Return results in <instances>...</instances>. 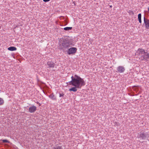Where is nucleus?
<instances>
[{"label": "nucleus", "instance_id": "1", "mask_svg": "<svg viewBox=\"0 0 149 149\" xmlns=\"http://www.w3.org/2000/svg\"><path fill=\"white\" fill-rule=\"evenodd\" d=\"M71 78L72 80L69 82V84L74 87L69 89L70 91L75 92L77 91V88H81L82 86L85 85L84 79L76 74L74 75V77L72 76Z\"/></svg>", "mask_w": 149, "mask_h": 149}, {"label": "nucleus", "instance_id": "2", "mask_svg": "<svg viewBox=\"0 0 149 149\" xmlns=\"http://www.w3.org/2000/svg\"><path fill=\"white\" fill-rule=\"evenodd\" d=\"M61 41L62 45L65 49L68 48L72 44V39L69 38H63Z\"/></svg>", "mask_w": 149, "mask_h": 149}, {"label": "nucleus", "instance_id": "3", "mask_svg": "<svg viewBox=\"0 0 149 149\" xmlns=\"http://www.w3.org/2000/svg\"><path fill=\"white\" fill-rule=\"evenodd\" d=\"M137 137L142 140L147 139L148 140H149V134L143 131H141L138 133Z\"/></svg>", "mask_w": 149, "mask_h": 149}, {"label": "nucleus", "instance_id": "4", "mask_svg": "<svg viewBox=\"0 0 149 149\" xmlns=\"http://www.w3.org/2000/svg\"><path fill=\"white\" fill-rule=\"evenodd\" d=\"M149 58V53L147 51L145 52V54H143L139 58L141 60L143 61H148V59Z\"/></svg>", "mask_w": 149, "mask_h": 149}, {"label": "nucleus", "instance_id": "5", "mask_svg": "<svg viewBox=\"0 0 149 149\" xmlns=\"http://www.w3.org/2000/svg\"><path fill=\"white\" fill-rule=\"evenodd\" d=\"M77 49L74 47H72L68 49L67 51V53L69 55L74 54L77 51Z\"/></svg>", "mask_w": 149, "mask_h": 149}, {"label": "nucleus", "instance_id": "6", "mask_svg": "<svg viewBox=\"0 0 149 149\" xmlns=\"http://www.w3.org/2000/svg\"><path fill=\"white\" fill-rule=\"evenodd\" d=\"M146 50L142 48H139L138 49L137 51L136 52V55L138 56L141 55V56L143 54L145 53Z\"/></svg>", "mask_w": 149, "mask_h": 149}, {"label": "nucleus", "instance_id": "7", "mask_svg": "<svg viewBox=\"0 0 149 149\" xmlns=\"http://www.w3.org/2000/svg\"><path fill=\"white\" fill-rule=\"evenodd\" d=\"M144 22L146 28L149 29V19H147L144 17Z\"/></svg>", "mask_w": 149, "mask_h": 149}, {"label": "nucleus", "instance_id": "8", "mask_svg": "<svg viewBox=\"0 0 149 149\" xmlns=\"http://www.w3.org/2000/svg\"><path fill=\"white\" fill-rule=\"evenodd\" d=\"M37 110V107L34 105L30 107L29 109V111L30 113H33L34 112Z\"/></svg>", "mask_w": 149, "mask_h": 149}, {"label": "nucleus", "instance_id": "9", "mask_svg": "<svg viewBox=\"0 0 149 149\" xmlns=\"http://www.w3.org/2000/svg\"><path fill=\"white\" fill-rule=\"evenodd\" d=\"M117 70V72L120 73H123L124 72L125 69L124 67L121 66H119L118 67Z\"/></svg>", "mask_w": 149, "mask_h": 149}, {"label": "nucleus", "instance_id": "10", "mask_svg": "<svg viewBox=\"0 0 149 149\" xmlns=\"http://www.w3.org/2000/svg\"><path fill=\"white\" fill-rule=\"evenodd\" d=\"M47 65L48 66V68H53L54 67L55 64L52 61H48L47 63Z\"/></svg>", "mask_w": 149, "mask_h": 149}, {"label": "nucleus", "instance_id": "11", "mask_svg": "<svg viewBox=\"0 0 149 149\" xmlns=\"http://www.w3.org/2000/svg\"><path fill=\"white\" fill-rule=\"evenodd\" d=\"M49 97L53 100H55L56 99V97L54 94L53 93L51 94L49 96Z\"/></svg>", "mask_w": 149, "mask_h": 149}, {"label": "nucleus", "instance_id": "12", "mask_svg": "<svg viewBox=\"0 0 149 149\" xmlns=\"http://www.w3.org/2000/svg\"><path fill=\"white\" fill-rule=\"evenodd\" d=\"M17 49V48L15 47H10L8 48V49L10 51H15Z\"/></svg>", "mask_w": 149, "mask_h": 149}, {"label": "nucleus", "instance_id": "13", "mask_svg": "<svg viewBox=\"0 0 149 149\" xmlns=\"http://www.w3.org/2000/svg\"><path fill=\"white\" fill-rule=\"evenodd\" d=\"M52 149H62V146H59L58 145H56L54 146Z\"/></svg>", "mask_w": 149, "mask_h": 149}, {"label": "nucleus", "instance_id": "14", "mask_svg": "<svg viewBox=\"0 0 149 149\" xmlns=\"http://www.w3.org/2000/svg\"><path fill=\"white\" fill-rule=\"evenodd\" d=\"M141 18V13H139L138 15V18L139 22L140 23H141L142 22Z\"/></svg>", "mask_w": 149, "mask_h": 149}, {"label": "nucleus", "instance_id": "15", "mask_svg": "<svg viewBox=\"0 0 149 149\" xmlns=\"http://www.w3.org/2000/svg\"><path fill=\"white\" fill-rule=\"evenodd\" d=\"M138 87V86H132V89L134 91H139Z\"/></svg>", "mask_w": 149, "mask_h": 149}, {"label": "nucleus", "instance_id": "16", "mask_svg": "<svg viewBox=\"0 0 149 149\" xmlns=\"http://www.w3.org/2000/svg\"><path fill=\"white\" fill-rule=\"evenodd\" d=\"M72 27H67L64 28L63 29L65 31H69V30H72Z\"/></svg>", "mask_w": 149, "mask_h": 149}, {"label": "nucleus", "instance_id": "17", "mask_svg": "<svg viewBox=\"0 0 149 149\" xmlns=\"http://www.w3.org/2000/svg\"><path fill=\"white\" fill-rule=\"evenodd\" d=\"M1 141H2L3 143H9L10 141L6 139H2L1 140Z\"/></svg>", "mask_w": 149, "mask_h": 149}, {"label": "nucleus", "instance_id": "18", "mask_svg": "<svg viewBox=\"0 0 149 149\" xmlns=\"http://www.w3.org/2000/svg\"><path fill=\"white\" fill-rule=\"evenodd\" d=\"M4 103V101L3 99L0 98V105H2Z\"/></svg>", "mask_w": 149, "mask_h": 149}, {"label": "nucleus", "instance_id": "19", "mask_svg": "<svg viewBox=\"0 0 149 149\" xmlns=\"http://www.w3.org/2000/svg\"><path fill=\"white\" fill-rule=\"evenodd\" d=\"M59 97H63L65 94L64 93L62 92V93H59Z\"/></svg>", "mask_w": 149, "mask_h": 149}, {"label": "nucleus", "instance_id": "20", "mask_svg": "<svg viewBox=\"0 0 149 149\" xmlns=\"http://www.w3.org/2000/svg\"><path fill=\"white\" fill-rule=\"evenodd\" d=\"M50 0H43V1L45 2H47L50 1Z\"/></svg>", "mask_w": 149, "mask_h": 149}, {"label": "nucleus", "instance_id": "21", "mask_svg": "<svg viewBox=\"0 0 149 149\" xmlns=\"http://www.w3.org/2000/svg\"><path fill=\"white\" fill-rule=\"evenodd\" d=\"M130 13H132V14H134V12L130 10Z\"/></svg>", "mask_w": 149, "mask_h": 149}, {"label": "nucleus", "instance_id": "22", "mask_svg": "<svg viewBox=\"0 0 149 149\" xmlns=\"http://www.w3.org/2000/svg\"><path fill=\"white\" fill-rule=\"evenodd\" d=\"M38 105H39V106H40L41 105V104H40V103H39L38 104Z\"/></svg>", "mask_w": 149, "mask_h": 149}, {"label": "nucleus", "instance_id": "23", "mask_svg": "<svg viewBox=\"0 0 149 149\" xmlns=\"http://www.w3.org/2000/svg\"><path fill=\"white\" fill-rule=\"evenodd\" d=\"M112 5H111L110 6V8H112Z\"/></svg>", "mask_w": 149, "mask_h": 149}, {"label": "nucleus", "instance_id": "24", "mask_svg": "<svg viewBox=\"0 0 149 149\" xmlns=\"http://www.w3.org/2000/svg\"><path fill=\"white\" fill-rule=\"evenodd\" d=\"M37 104H38L39 103L38 102H37Z\"/></svg>", "mask_w": 149, "mask_h": 149}]
</instances>
